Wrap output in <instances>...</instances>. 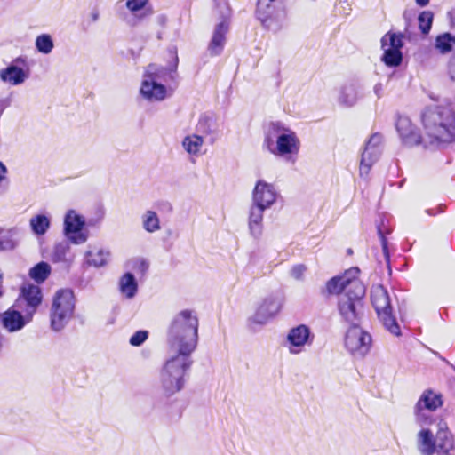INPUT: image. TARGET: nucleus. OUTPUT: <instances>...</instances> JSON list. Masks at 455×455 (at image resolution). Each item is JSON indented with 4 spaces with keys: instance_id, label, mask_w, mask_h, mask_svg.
Segmentation results:
<instances>
[{
    "instance_id": "1",
    "label": "nucleus",
    "mask_w": 455,
    "mask_h": 455,
    "mask_svg": "<svg viewBox=\"0 0 455 455\" xmlns=\"http://www.w3.org/2000/svg\"><path fill=\"white\" fill-rule=\"evenodd\" d=\"M426 137L422 138L407 116H399L396 130L403 143L413 147L420 143L431 146L455 141V114L446 107H427L422 113Z\"/></svg>"
},
{
    "instance_id": "2",
    "label": "nucleus",
    "mask_w": 455,
    "mask_h": 455,
    "mask_svg": "<svg viewBox=\"0 0 455 455\" xmlns=\"http://www.w3.org/2000/svg\"><path fill=\"white\" fill-rule=\"evenodd\" d=\"M199 321L196 313L184 309L172 319L167 331L169 353L192 356L198 343Z\"/></svg>"
},
{
    "instance_id": "3",
    "label": "nucleus",
    "mask_w": 455,
    "mask_h": 455,
    "mask_svg": "<svg viewBox=\"0 0 455 455\" xmlns=\"http://www.w3.org/2000/svg\"><path fill=\"white\" fill-rule=\"evenodd\" d=\"M159 371V384L166 397L180 392L186 384L185 376L189 371L193 360L190 355L169 353Z\"/></svg>"
},
{
    "instance_id": "4",
    "label": "nucleus",
    "mask_w": 455,
    "mask_h": 455,
    "mask_svg": "<svg viewBox=\"0 0 455 455\" xmlns=\"http://www.w3.org/2000/svg\"><path fill=\"white\" fill-rule=\"evenodd\" d=\"M178 57H175V65L173 69H167L164 67L149 64L147 66L140 92L141 96L149 101H162L172 95V91L163 84L167 81V76L173 79V74L176 70Z\"/></svg>"
},
{
    "instance_id": "5",
    "label": "nucleus",
    "mask_w": 455,
    "mask_h": 455,
    "mask_svg": "<svg viewBox=\"0 0 455 455\" xmlns=\"http://www.w3.org/2000/svg\"><path fill=\"white\" fill-rule=\"evenodd\" d=\"M365 286L362 282H354V289L347 290L339 297L338 310L342 320L350 326L360 325L364 316L363 299Z\"/></svg>"
},
{
    "instance_id": "6",
    "label": "nucleus",
    "mask_w": 455,
    "mask_h": 455,
    "mask_svg": "<svg viewBox=\"0 0 455 455\" xmlns=\"http://www.w3.org/2000/svg\"><path fill=\"white\" fill-rule=\"evenodd\" d=\"M76 299L72 290L60 289L57 291L50 307V326L53 331H62L74 316Z\"/></svg>"
},
{
    "instance_id": "7",
    "label": "nucleus",
    "mask_w": 455,
    "mask_h": 455,
    "mask_svg": "<svg viewBox=\"0 0 455 455\" xmlns=\"http://www.w3.org/2000/svg\"><path fill=\"white\" fill-rule=\"evenodd\" d=\"M371 303L383 325L391 333L400 335V328L393 315L391 299L383 285H375L371 289Z\"/></svg>"
},
{
    "instance_id": "8",
    "label": "nucleus",
    "mask_w": 455,
    "mask_h": 455,
    "mask_svg": "<svg viewBox=\"0 0 455 455\" xmlns=\"http://www.w3.org/2000/svg\"><path fill=\"white\" fill-rule=\"evenodd\" d=\"M277 0H258L256 17L262 26L275 33L280 31L285 23L286 13L277 6Z\"/></svg>"
},
{
    "instance_id": "9",
    "label": "nucleus",
    "mask_w": 455,
    "mask_h": 455,
    "mask_svg": "<svg viewBox=\"0 0 455 455\" xmlns=\"http://www.w3.org/2000/svg\"><path fill=\"white\" fill-rule=\"evenodd\" d=\"M300 148V141L295 132L286 128L280 123L275 156L286 162L295 164Z\"/></svg>"
},
{
    "instance_id": "10",
    "label": "nucleus",
    "mask_w": 455,
    "mask_h": 455,
    "mask_svg": "<svg viewBox=\"0 0 455 455\" xmlns=\"http://www.w3.org/2000/svg\"><path fill=\"white\" fill-rule=\"evenodd\" d=\"M403 46V35L394 32H387L381 38V48L383 55L381 60L386 66L395 68L401 65L403 61V53L401 49Z\"/></svg>"
},
{
    "instance_id": "11",
    "label": "nucleus",
    "mask_w": 455,
    "mask_h": 455,
    "mask_svg": "<svg viewBox=\"0 0 455 455\" xmlns=\"http://www.w3.org/2000/svg\"><path fill=\"white\" fill-rule=\"evenodd\" d=\"M371 336L360 325L350 326L345 337V347L354 356L363 358L370 350Z\"/></svg>"
},
{
    "instance_id": "12",
    "label": "nucleus",
    "mask_w": 455,
    "mask_h": 455,
    "mask_svg": "<svg viewBox=\"0 0 455 455\" xmlns=\"http://www.w3.org/2000/svg\"><path fill=\"white\" fill-rule=\"evenodd\" d=\"M442 405L441 395L431 390L425 391L414 407L416 422L420 426H428L434 423L431 414L427 411H433Z\"/></svg>"
},
{
    "instance_id": "13",
    "label": "nucleus",
    "mask_w": 455,
    "mask_h": 455,
    "mask_svg": "<svg viewBox=\"0 0 455 455\" xmlns=\"http://www.w3.org/2000/svg\"><path fill=\"white\" fill-rule=\"evenodd\" d=\"M29 75L28 60L23 56L15 58L6 68L0 70L1 81L12 86L22 84Z\"/></svg>"
},
{
    "instance_id": "14",
    "label": "nucleus",
    "mask_w": 455,
    "mask_h": 455,
    "mask_svg": "<svg viewBox=\"0 0 455 455\" xmlns=\"http://www.w3.org/2000/svg\"><path fill=\"white\" fill-rule=\"evenodd\" d=\"M284 299L281 294H271L266 297L255 314L250 318L251 323L259 325L266 324L271 318L281 310Z\"/></svg>"
},
{
    "instance_id": "15",
    "label": "nucleus",
    "mask_w": 455,
    "mask_h": 455,
    "mask_svg": "<svg viewBox=\"0 0 455 455\" xmlns=\"http://www.w3.org/2000/svg\"><path fill=\"white\" fill-rule=\"evenodd\" d=\"M421 430L417 434L416 447L421 455H434L438 451L439 439L438 435L442 430L448 431V427L445 422L440 420L437 425V431L435 437L430 428L421 426Z\"/></svg>"
},
{
    "instance_id": "16",
    "label": "nucleus",
    "mask_w": 455,
    "mask_h": 455,
    "mask_svg": "<svg viewBox=\"0 0 455 455\" xmlns=\"http://www.w3.org/2000/svg\"><path fill=\"white\" fill-rule=\"evenodd\" d=\"M382 136L379 133L372 134L365 144L360 161V176L366 177L371 166L379 160L381 155Z\"/></svg>"
},
{
    "instance_id": "17",
    "label": "nucleus",
    "mask_w": 455,
    "mask_h": 455,
    "mask_svg": "<svg viewBox=\"0 0 455 455\" xmlns=\"http://www.w3.org/2000/svg\"><path fill=\"white\" fill-rule=\"evenodd\" d=\"M85 225L83 216L76 214L74 210H69L64 218V233L67 238L75 244L84 243L87 235L82 232Z\"/></svg>"
},
{
    "instance_id": "18",
    "label": "nucleus",
    "mask_w": 455,
    "mask_h": 455,
    "mask_svg": "<svg viewBox=\"0 0 455 455\" xmlns=\"http://www.w3.org/2000/svg\"><path fill=\"white\" fill-rule=\"evenodd\" d=\"M286 340L289 344V352L297 355L302 351L305 346L312 345L314 334L307 325L299 324L288 331Z\"/></svg>"
},
{
    "instance_id": "19",
    "label": "nucleus",
    "mask_w": 455,
    "mask_h": 455,
    "mask_svg": "<svg viewBox=\"0 0 455 455\" xmlns=\"http://www.w3.org/2000/svg\"><path fill=\"white\" fill-rule=\"evenodd\" d=\"M359 274L358 267H351L342 275H337L331 278L325 286L328 294H339L343 291L354 289V282H361L357 275Z\"/></svg>"
},
{
    "instance_id": "20",
    "label": "nucleus",
    "mask_w": 455,
    "mask_h": 455,
    "mask_svg": "<svg viewBox=\"0 0 455 455\" xmlns=\"http://www.w3.org/2000/svg\"><path fill=\"white\" fill-rule=\"evenodd\" d=\"M278 193L273 184L259 180L252 191V204L269 209L276 201Z\"/></svg>"
},
{
    "instance_id": "21",
    "label": "nucleus",
    "mask_w": 455,
    "mask_h": 455,
    "mask_svg": "<svg viewBox=\"0 0 455 455\" xmlns=\"http://www.w3.org/2000/svg\"><path fill=\"white\" fill-rule=\"evenodd\" d=\"M43 300L42 290L35 284H28L21 288V302H25V313H28V318L34 316Z\"/></svg>"
},
{
    "instance_id": "22",
    "label": "nucleus",
    "mask_w": 455,
    "mask_h": 455,
    "mask_svg": "<svg viewBox=\"0 0 455 455\" xmlns=\"http://www.w3.org/2000/svg\"><path fill=\"white\" fill-rule=\"evenodd\" d=\"M32 319L33 316L28 318V313L23 315L20 311L10 308L2 314L1 323L7 331L16 332L22 330Z\"/></svg>"
},
{
    "instance_id": "23",
    "label": "nucleus",
    "mask_w": 455,
    "mask_h": 455,
    "mask_svg": "<svg viewBox=\"0 0 455 455\" xmlns=\"http://www.w3.org/2000/svg\"><path fill=\"white\" fill-rule=\"evenodd\" d=\"M362 85L358 82L350 81L344 84L339 92L338 102L343 107H353L361 96Z\"/></svg>"
},
{
    "instance_id": "24",
    "label": "nucleus",
    "mask_w": 455,
    "mask_h": 455,
    "mask_svg": "<svg viewBox=\"0 0 455 455\" xmlns=\"http://www.w3.org/2000/svg\"><path fill=\"white\" fill-rule=\"evenodd\" d=\"M229 24L227 20H220L213 30L212 37L208 45V51L212 56L220 55L226 43V35L228 31Z\"/></svg>"
},
{
    "instance_id": "25",
    "label": "nucleus",
    "mask_w": 455,
    "mask_h": 455,
    "mask_svg": "<svg viewBox=\"0 0 455 455\" xmlns=\"http://www.w3.org/2000/svg\"><path fill=\"white\" fill-rule=\"evenodd\" d=\"M267 209L251 203L249 212L248 226L251 235L259 239L263 231V214Z\"/></svg>"
},
{
    "instance_id": "26",
    "label": "nucleus",
    "mask_w": 455,
    "mask_h": 455,
    "mask_svg": "<svg viewBox=\"0 0 455 455\" xmlns=\"http://www.w3.org/2000/svg\"><path fill=\"white\" fill-rule=\"evenodd\" d=\"M119 290L127 299L135 297L138 291V283L133 274L127 272L120 278Z\"/></svg>"
},
{
    "instance_id": "27",
    "label": "nucleus",
    "mask_w": 455,
    "mask_h": 455,
    "mask_svg": "<svg viewBox=\"0 0 455 455\" xmlns=\"http://www.w3.org/2000/svg\"><path fill=\"white\" fill-rule=\"evenodd\" d=\"M204 138L198 134L187 135L182 140L184 150L191 156H199L202 154Z\"/></svg>"
},
{
    "instance_id": "28",
    "label": "nucleus",
    "mask_w": 455,
    "mask_h": 455,
    "mask_svg": "<svg viewBox=\"0 0 455 455\" xmlns=\"http://www.w3.org/2000/svg\"><path fill=\"white\" fill-rule=\"evenodd\" d=\"M280 123L269 124L267 129L265 132V138L263 145L264 147L274 156H275V147L277 146V138L279 134Z\"/></svg>"
},
{
    "instance_id": "29",
    "label": "nucleus",
    "mask_w": 455,
    "mask_h": 455,
    "mask_svg": "<svg viewBox=\"0 0 455 455\" xmlns=\"http://www.w3.org/2000/svg\"><path fill=\"white\" fill-rule=\"evenodd\" d=\"M32 232L36 235L46 234L51 226L50 218L44 214H36L29 220Z\"/></svg>"
},
{
    "instance_id": "30",
    "label": "nucleus",
    "mask_w": 455,
    "mask_h": 455,
    "mask_svg": "<svg viewBox=\"0 0 455 455\" xmlns=\"http://www.w3.org/2000/svg\"><path fill=\"white\" fill-rule=\"evenodd\" d=\"M438 439L439 449L435 453L437 455H454V441L451 434L449 431L442 430L438 435Z\"/></svg>"
},
{
    "instance_id": "31",
    "label": "nucleus",
    "mask_w": 455,
    "mask_h": 455,
    "mask_svg": "<svg viewBox=\"0 0 455 455\" xmlns=\"http://www.w3.org/2000/svg\"><path fill=\"white\" fill-rule=\"evenodd\" d=\"M142 227L148 233H155L160 230V220L157 213L154 211H146L142 217Z\"/></svg>"
},
{
    "instance_id": "32",
    "label": "nucleus",
    "mask_w": 455,
    "mask_h": 455,
    "mask_svg": "<svg viewBox=\"0 0 455 455\" xmlns=\"http://www.w3.org/2000/svg\"><path fill=\"white\" fill-rule=\"evenodd\" d=\"M108 255L103 250L94 248L85 253V262L89 266L100 267L107 263Z\"/></svg>"
},
{
    "instance_id": "33",
    "label": "nucleus",
    "mask_w": 455,
    "mask_h": 455,
    "mask_svg": "<svg viewBox=\"0 0 455 455\" xmlns=\"http://www.w3.org/2000/svg\"><path fill=\"white\" fill-rule=\"evenodd\" d=\"M51 274V267L47 262L41 261L29 270V276L37 283H44Z\"/></svg>"
},
{
    "instance_id": "34",
    "label": "nucleus",
    "mask_w": 455,
    "mask_h": 455,
    "mask_svg": "<svg viewBox=\"0 0 455 455\" xmlns=\"http://www.w3.org/2000/svg\"><path fill=\"white\" fill-rule=\"evenodd\" d=\"M148 0H126V8L132 13L144 10L143 12L138 17L140 20L150 16L154 13L151 7H146Z\"/></svg>"
},
{
    "instance_id": "35",
    "label": "nucleus",
    "mask_w": 455,
    "mask_h": 455,
    "mask_svg": "<svg viewBox=\"0 0 455 455\" xmlns=\"http://www.w3.org/2000/svg\"><path fill=\"white\" fill-rule=\"evenodd\" d=\"M196 131L207 135L215 134L217 127L214 118L206 114L202 115L196 124Z\"/></svg>"
},
{
    "instance_id": "36",
    "label": "nucleus",
    "mask_w": 455,
    "mask_h": 455,
    "mask_svg": "<svg viewBox=\"0 0 455 455\" xmlns=\"http://www.w3.org/2000/svg\"><path fill=\"white\" fill-rule=\"evenodd\" d=\"M455 46V36L451 33L439 35L435 39V47L441 53L450 52Z\"/></svg>"
},
{
    "instance_id": "37",
    "label": "nucleus",
    "mask_w": 455,
    "mask_h": 455,
    "mask_svg": "<svg viewBox=\"0 0 455 455\" xmlns=\"http://www.w3.org/2000/svg\"><path fill=\"white\" fill-rule=\"evenodd\" d=\"M36 49L43 54H49L54 47V42L51 35L41 34L35 40Z\"/></svg>"
},
{
    "instance_id": "38",
    "label": "nucleus",
    "mask_w": 455,
    "mask_h": 455,
    "mask_svg": "<svg viewBox=\"0 0 455 455\" xmlns=\"http://www.w3.org/2000/svg\"><path fill=\"white\" fill-rule=\"evenodd\" d=\"M14 230L0 228V252L13 250L16 242L13 239Z\"/></svg>"
},
{
    "instance_id": "39",
    "label": "nucleus",
    "mask_w": 455,
    "mask_h": 455,
    "mask_svg": "<svg viewBox=\"0 0 455 455\" xmlns=\"http://www.w3.org/2000/svg\"><path fill=\"white\" fill-rule=\"evenodd\" d=\"M70 246L67 241L60 242L55 244L52 259L54 262H65L68 260V255L69 254Z\"/></svg>"
},
{
    "instance_id": "40",
    "label": "nucleus",
    "mask_w": 455,
    "mask_h": 455,
    "mask_svg": "<svg viewBox=\"0 0 455 455\" xmlns=\"http://www.w3.org/2000/svg\"><path fill=\"white\" fill-rule=\"evenodd\" d=\"M433 19L434 14L430 11H424L419 13L418 17L419 27L423 34L427 35L429 33L433 23Z\"/></svg>"
},
{
    "instance_id": "41",
    "label": "nucleus",
    "mask_w": 455,
    "mask_h": 455,
    "mask_svg": "<svg viewBox=\"0 0 455 455\" xmlns=\"http://www.w3.org/2000/svg\"><path fill=\"white\" fill-rule=\"evenodd\" d=\"M214 1H215L216 12H218L220 18L222 19L221 20H227V22H228V20L232 13L228 1V0H214Z\"/></svg>"
},
{
    "instance_id": "42",
    "label": "nucleus",
    "mask_w": 455,
    "mask_h": 455,
    "mask_svg": "<svg viewBox=\"0 0 455 455\" xmlns=\"http://www.w3.org/2000/svg\"><path fill=\"white\" fill-rule=\"evenodd\" d=\"M8 169L6 165L0 161V194L7 191L9 187V179L7 177Z\"/></svg>"
},
{
    "instance_id": "43",
    "label": "nucleus",
    "mask_w": 455,
    "mask_h": 455,
    "mask_svg": "<svg viewBox=\"0 0 455 455\" xmlns=\"http://www.w3.org/2000/svg\"><path fill=\"white\" fill-rule=\"evenodd\" d=\"M148 339V331H138L130 338V344L134 347L142 345Z\"/></svg>"
},
{
    "instance_id": "44",
    "label": "nucleus",
    "mask_w": 455,
    "mask_h": 455,
    "mask_svg": "<svg viewBox=\"0 0 455 455\" xmlns=\"http://www.w3.org/2000/svg\"><path fill=\"white\" fill-rule=\"evenodd\" d=\"M378 235H379L380 242H381V246H382V251H383L385 259L388 263L389 259H390V255H389L388 248H387V240L385 237V235L379 227L378 228Z\"/></svg>"
},
{
    "instance_id": "45",
    "label": "nucleus",
    "mask_w": 455,
    "mask_h": 455,
    "mask_svg": "<svg viewBox=\"0 0 455 455\" xmlns=\"http://www.w3.org/2000/svg\"><path fill=\"white\" fill-rule=\"evenodd\" d=\"M306 266L305 265H302V264H299V265H295L291 269V275L296 279V280H301L304 276V274L306 272Z\"/></svg>"
},
{
    "instance_id": "46",
    "label": "nucleus",
    "mask_w": 455,
    "mask_h": 455,
    "mask_svg": "<svg viewBox=\"0 0 455 455\" xmlns=\"http://www.w3.org/2000/svg\"><path fill=\"white\" fill-rule=\"evenodd\" d=\"M156 21L159 26L164 27L167 22V17L164 14L158 15L156 18Z\"/></svg>"
},
{
    "instance_id": "47",
    "label": "nucleus",
    "mask_w": 455,
    "mask_h": 455,
    "mask_svg": "<svg viewBox=\"0 0 455 455\" xmlns=\"http://www.w3.org/2000/svg\"><path fill=\"white\" fill-rule=\"evenodd\" d=\"M382 90H383V86H382V84L379 83L377 84H375L374 86V93L376 94V96L379 99L382 95Z\"/></svg>"
},
{
    "instance_id": "48",
    "label": "nucleus",
    "mask_w": 455,
    "mask_h": 455,
    "mask_svg": "<svg viewBox=\"0 0 455 455\" xmlns=\"http://www.w3.org/2000/svg\"><path fill=\"white\" fill-rule=\"evenodd\" d=\"M139 263V268L140 269L141 273H144L147 271L148 265L144 259H140L138 261Z\"/></svg>"
},
{
    "instance_id": "49",
    "label": "nucleus",
    "mask_w": 455,
    "mask_h": 455,
    "mask_svg": "<svg viewBox=\"0 0 455 455\" xmlns=\"http://www.w3.org/2000/svg\"><path fill=\"white\" fill-rule=\"evenodd\" d=\"M10 105L9 100H0V112L2 113L4 108H6Z\"/></svg>"
},
{
    "instance_id": "50",
    "label": "nucleus",
    "mask_w": 455,
    "mask_h": 455,
    "mask_svg": "<svg viewBox=\"0 0 455 455\" xmlns=\"http://www.w3.org/2000/svg\"><path fill=\"white\" fill-rule=\"evenodd\" d=\"M92 21L95 22L99 20L100 14L97 10H93L90 14Z\"/></svg>"
},
{
    "instance_id": "51",
    "label": "nucleus",
    "mask_w": 455,
    "mask_h": 455,
    "mask_svg": "<svg viewBox=\"0 0 455 455\" xmlns=\"http://www.w3.org/2000/svg\"><path fill=\"white\" fill-rule=\"evenodd\" d=\"M429 1L430 0H415L416 4L420 7L427 6L429 4Z\"/></svg>"
},
{
    "instance_id": "52",
    "label": "nucleus",
    "mask_w": 455,
    "mask_h": 455,
    "mask_svg": "<svg viewBox=\"0 0 455 455\" xmlns=\"http://www.w3.org/2000/svg\"><path fill=\"white\" fill-rule=\"evenodd\" d=\"M426 213H427L430 216L435 215V212H434V211L432 209L426 210Z\"/></svg>"
},
{
    "instance_id": "53",
    "label": "nucleus",
    "mask_w": 455,
    "mask_h": 455,
    "mask_svg": "<svg viewBox=\"0 0 455 455\" xmlns=\"http://www.w3.org/2000/svg\"><path fill=\"white\" fill-rule=\"evenodd\" d=\"M3 295V291H2V275H0V298L2 297Z\"/></svg>"
}]
</instances>
